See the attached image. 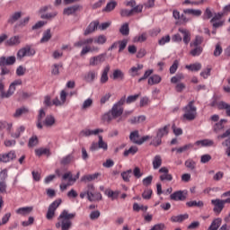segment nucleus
Here are the masks:
<instances>
[{"mask_svg": "<svg viewBox=\"0 0 230 230\" xmlns=\"http://www.w3.org/2000/svg\"><path fill=\"white\" fill-rule=\"evenodd\" d=\"M39 145V137L37 136H33L29 139L28 146L29 148H33V146H37Z\"/></svg>", "mask_w": 230, "mask_h": 230, "instance_id": "47", "label": "nucleus"}, {"mask_svg": "<svg viewBox=\"0 0 230 230\" xmlns=\"http://www.w3.org/2000/svg\"><path fill=\"white\" fill-rule=\"evenodd\" d=\"M183 119L187 121H193L197 118V107H195V101H190L183 109H182Z\"/></svg>", "mask_w": 230, "mask_h": 230, "instance_id": "4", "label": "nucleus"}, {"mask_svg": "<svg viewBox=\"0 0 230 230\" xmlns=\"http://www.w3.org/2000/svg\"><path fill=\"white\" fill-rule=\"evenodd\" d=\"M116 6H118V3L115 1H111L108 3L104 9H102V12H106L107 13L112 12Z\"/></svg>", "mask_w": 230, "mask_h": 230, "instance_id": "34", "label": "nucleus"}, {"mask_svg": "<svg viewBox=\"0 0 230 230\" xmlns=\"http://www.w3.org/2000/svg\"><path fill=\"white\" fill-rule=\"evenodd\" d=\"M35 154L36 155H38V157H40L41 155H47L48 157H49L51 155V152L49 151V149L44 147L35 149Z\"/></svg>", "mask_w": 230, "mask_h": 230, "instance_id": "24", "label": "nucleus"}, {"mask_svg": "<svg viewBox=\"0 0 230 230\" xmlns=\"http://www.w3.org/2000/svg\"><path fill=\"white\" fill-rule=\"evenodd\" d=\"M181 80H184V75L177 74L176 75H174L171 78V83L177 84V83L181 82Z\"/></svg>", "mask_w": 230, "mask_h": 230, "instance_id": "52", "label": "nucleus"}, {"mask_svg": "<svg viewBox=\"0 0 230 230\" xmlns=\"http://www.w3.org/2000/svg\"><path fill=\"white\" fill-rule=\"evenodd\" d=\"M203 49L202 47H194V49H192L190 51V55H191V57H199L202 54Z\"/></svg>", "mask_w": 230, "mask_h": 230, "instance_id": "42", "label": "nucleus"}, {"mask_svg": "<svg viewBox=\"0 0 230 230\" xmlns=\"http://www.w3.org/2000/svg\"><path fill=\"white\" fill-rule=\"evenodd\" d=\"M62 179L63 181H67L68 179V182H76V181L80 179V172H78L74 178L73 173H71V172H68L62 176Z\"/></svg>", "mask_w": 230, "mask_h": 230, "instance_id": "15", "label": "nucleus"}, {"mask_svg": "<svg viewBox=\"0 0 230 230\" xmlns=\"http://www.w3.org/2000/svg\"><path fill=\"white\" fill-rule=\"evenodd\" d=\"M132 173V169H129L128 171H124L121 172V177L123 179L124 182H130V174Z\"/></svg>", "mask_w": 230, "mask_h": 230, "instance_id": "41", "label": "nucleus"}, {"mask_svg": "<svg viewBox=\"0 0 230 230\" xmlns=\"http://www.w3.org/2000/svg\"><path fill=\"white\" fill-rule=\"evenodd\" d=\"M99 141H98V145H99V148H102V150H107L109 148V146L105 143V141H103V137H102V135H99Z\"/></svg>", "mask_w": 230, "mask_h": 230, "instance_id": "50", "label": "nucleus"}, {"mask_svg": "<svg viewBox=\"0 0 230 230\" xmlns=\"http://www.w3.org/2000/svg\"><path fill=\"white\" fill-rule=\"evenodd\" d=\"M140 94H135V95H129L127 99H126V102L127 103H134V102L137 101V98H139Z\"/></svg>", "mask_w": 230, "mask_h": 230, "instance_id": "64", "label": "nucleus"}, {"mask_svg": "<svg viewBox=\"0 0 230 230\" xmlns=\"http://www.w3.org/2000/svg\"><path fill=\"white\" fill-rule=\"evenodd\" d=\"M15 56H11V57H4L2 56L0 57V67H1V76H4L6 75H10V68H8L6 66H13L16 62Z\"/></svg>", "mask_w": 230, "mask_h": 230, "instance_id": "2", "label": "nucleus"}, {"mask_svg": "<svg viewBox=\"0 0 230 230\" xmlns=\"http://www.w3.org/2000/svg\"><path fill=\"white\" fill-rule=\"evenodd\" d=\"M152 190L147 189L142 193V198L145 199V200H150L152 199Z\"/></svg>", "mask_w": 230, "mask_h": 230, "instance_id": "54", "label": "nucleus"}, {"mask_svg": "<svg viewBox=\"0 0 230 230\" xmlns=\"http://www.w3.org/2000/svg\"><path fill=\"white\" fill-rule=\"evenodd\" d=\"M137 146H133L131 147H129V149L125 150L123 153L124 157H128V155H134L136 154H137Z\"/></svg>", "mask_w": 230, "mask_h": 230, "instance_id": "37", "label": "nucleus"}, {"mask_svg": "<svg viewBox=\"0 0 230 230\" xmlns=\"http://www.w3.org/2000/svg\"><path fill=\"white\" fill-rule=\"evenodd\" d=\"M34 49H31V46L26 45L25 47L20 49L16 54L18 60H22L24 57H33L35 55Z\"/></svg>", "mask_w": 230, "mask_h": 230, "instance_id": "5", "label": "nucleus"}, {"mask_svg": "<svg viewBox=\"0 0 230 230\" xmlns=\"http://www.w3.org/2000/svg\"><path fill=\"white\" fill-rule=\"evenodd\" d=\"M16 75L17 76H24L26 75V67L19 66L16 69Z\"/></svg>", "mask_w": 230, "mask_h": 230, "instance_id": "60", "label": "nucleus"}, {"mask_svg": "<svg viewBox=\"0 0 230 230\" xmlns=\"http://www.w3.org/2000/svg\"><path fill=\"white\" fill-rule=\"evenodd\" d=\"M217 109L218 111H226V116H228V118H230V104L224 102V101H220L217 103Z\"/></svg>", "mask_w": 230, "mask_h": 230, "instance_id": "16", "label": "nucleus"}, {"mask_svg": "<svg viewBox=\"0 0 230 230\" xmlns=\"http://www.w3.org/2000/svg\"><path fill=\"white\" fill-rule=\"evenodd\" d=\"M183 13L188 15H194L195 17H200L202 15V11L199 9H185L183 10Z\"/></svg>", "mask_w": 230, "mask_h": 230, "instance_id": "32", "label": "nucleus"}, {"mask_svg": "<svg viewBox=\"0 0 230 230\" xmlns=\"http://www.w3.org/2000/svg\"><path fill=\"white\" fill-rule=\"evenodd\" d=\"M185 166H186V168H188V170H190L191 172H193L195 170V168H197V163H195V161H193L191 159H188L185 162Z\"/></svg>", "mask_w": 230, "mask_h": 230, "instance_id": "43", "label": "nucleus"}, {"mask_svg": "<svg viewBox=\"0 0 230 230\" xmlns=\"http://www.w3.org/2000/svg\"><path fill=\"white\" fill-rule=\"evenodd\" d=\"M100 132L101 133L103 132V129H100V128L93 129V130L83 129L80 132V136H82L83 137H89V136H98V134H100Z\"/></svg>", "mask_w": 230, "mask_h": 230, "instance_id": "12", "label": "nucleus"}, {"mask_svg": "<svg viewBox=\"0 0 230 230\" xmlns=\"http://www.w3.org/2000/svg\"><path fill=\"white\" fill-rule=\"evenodd\" d=\"M162 144H163V138L158 137L157 135H155V137L153 138V140L150 143V145H152L153 146H161Z\"/></svg>", "mask_w": 230, "mask_h": 230, "instance_id": "48", "label": "nucleus"}, {"mask_svg": "<svg viewBox=\"0 0 230 230\" xmlns=\"http://www.w3.org/2000/svg\"><path fill=\"white\" fill-rule=\"evenodd\" d=\"M31 211H33V207H23V208H20L16 210V213L18 215H22L23 217L26 215H30V213H31Z\"/></svg>", "mask_w": 230, "mask_h": 230, "instance_id": "27", "label": "nucleus"}, {"mask_svg": "<svg viewBox=\"0 0 230 230\" xmlns=\"http://www.w3.org/2000/svg\"><path fill=\"white\" fill-rule=\"evenodd\" d=\"M45 127H53L55 125V117L48 115L43 121Z\"/></svg>", "mask_w": 230, "mask_h": 230, "instance_id": "36", "label": "nucleus"}, {"mask_svg": "<svg viewBox=\"0 0 230 230\" xmlns=\"http://www.w3.org/2000/svg\"><path fill=\"white\" fill-rule=\"evenodd\" d=\"M168 128H170V125H166L164 128H158V130L156 131L157 137L163 139L164 136H168Z\"/></svg>", "mask_w": 230, "mask_h": 230, "instance_id": "26", "label": "nucleus"}, {"mask_svg": "<svg viewBox=\"0 0 230 230\" xmlns=\"http://www.w3.org/2000/svg\"><path fill=\"white\" fill-rule=\"evenodd\" d=\"M95 44H105L107 42V37L105 35H100L94 40Z\"/></svg>", "mask_w": 230, "mask_h": 230, "instance_id": "58", "label": "nucleus"}, {"mask_svg": "<svg viewBox=\"0 0 230 230\" xmlns=\"http://www.w3.org/2000/svg\"><path fill=\"white\" fill-rule=\"evenodd\" d=\"M222 51H223L222 46H220V43H217L214 50V57H220V55H222Z\"/></svg>", "mask_w": 230, "mask_h": 230, "instance_id": "63", "label": "nucleus"}, {"mask_svg": "<svg viewBox=\"0 0 230 230\" xmlns=\"http://www.w3.org/2000/svg\"><path fill=\"white\" fill-rule=\"evenodd\" d=\"M186 69H189L190 71H200L202 69V65L200 63L187 65Z\"/></svg>", "mask_w": 230, "mask_h": 230, "instance_id": "44", "label": "nucleus"}, {"mask_svg": "<svg viewBox=\"0 0 230 230\" xmlns=\"http://www.w3.org/2000/svg\"><path fill=\"white\" fill-rule=\"evenodd\" d=\"M221 225H222V218L217 217L212 221L208 230H218V227H220Z\"/></svg>", "mask_w": 230, "mask_h": 230, "instance_id": "28", "label": "nucleus"}, {"mask_svg": "<svg viewBox=\"0 0 230 230\" xmlns=\"http://www.w3.org/2000/svg\"><path fill=\"white\" fill-rule=\"evenodd\" d=\"M212 206H214L213 211L216 215H220L224 210V204L222 203V199H217L211 200Z\"/></svg>", "mask_w": 230, "mask_h": 230, "instance_id": "8", "label": "nucleus"}, {"mask_svg": "<svg viewBox=\"0 0 230 230\" xmlns=\"http://www.w3.org/2000/svg\"><path fill=\"white\" fill-rule=\"evenodd\" d=\"M102 193L100 192H95L93 193V191L88 192V200L90 202H96V200H102Z\"/></svg>", "mask_w": 230, "mask_h": 230, "instance_id": "21", "label": "nucleus"}, {"mask_svg": "<svg viewBox=\"0 0 230 230\" xmlns=\"http://www.w3.org/2000/svg\"><path fill=\"white\" fill-rule=\"evenodd\" d=\"M204 39L201 36H196L194 41L190 43V46L194 47H200V44H202Z\"/></svg>", "mask_w": 230, "mask_h": 230, "instance_id": "55", "label": "nucleus"}, {"mask_svg": "<svg viewBox=\"0 0 230 230\" xmlns=\"http://www.w3.org/2000/svg\"><path fill=\"white\" fill-rule=\"evenodd\" d=\"M190 148H193V144H187L181 147L176 148V152L182 154V152H186V150H190Z\"/></svg>", "mask_w": 230, "mask_h": 230, "instance_id": "53", "label": "nucleus"}, {"mask_svg": "<svg viewBox=\"0 0 230 230\" xmlns=\"http://www.w3.org/2000/svg\"><path fill=\"white\" fill-rule=\"evenodd\" d=\"M123 108H119L118 105L112 106L111 110H110L107 113L102 115V121H107V123H111L112 119H118L120 116H123Z\"/></svg>", "mask_w": 230, "mask_h": 230, "instance_id": "3", "label": "nucleus"}, {"mask_svg": "<svg viewBox=\"0 0 230 230\" xmlns=\"http://www.w3.org/2000/svg\"><path fill=\"white\" fill-rule=\"evenodd\" d=\"M154 73V69H148L145 72L144 75L138 79V83H141L150 76Z\"/></svg>", "mask_w": 230, "mask_h": 230, "instance_id": "59", "label": "nucleus"}, {"mask_svg": "<svg viewBox=\"0 0 230 230\" xmlns=\"http://www.w3.org/2000/svg\"><path fill=\"white\" fill-rule=\"evenodd\" d=\"M119 33H121V35H123L124 37H127V35L130 33V28L128 27V22L121 25L119 29Z\"/></svg>", "mask_w": 230, "mask_h": 230, "instance_id": "39", "label": "nucleus"}, {"mask_svg": "<svg viewBox=\"0 0 230 230\" xmlns=\"http://www.w3.org/2000/svg\"><path fill=\"white\" fill-rule=\"evenodd\" d=\"M13 93H15V86L13 84H11L8 91L6 93L4 92L2 99L10 98V96H12Z\"/></svg>", "mask_w": 230, "mask_h": 230, "instance_id": "40", "label": "nucleus"}, {"mask_svg": "<svg viewBox=\"0 0 230 230\" xmlns=\"http://www.w3.org/2000/svg\"><path fill=\"white\" fill-rule=\"evenodd\" d=\"M178 31L179 33H181L183 37V42L184 44H186V46H188V44H190V41L191 40V33H190V31L180 28Z\"/></svg>", "mask_w": 230, "mask_h": 230, "instance_id": "14", "label": "nucleus"}, {"mask_svg": "<svg viewBox=\"0 0 230 230\" xmlns=\"http://www.w3.org/2000/svg\"><path fill=\"white\" fill-rule=\"evenodd\" d=\"M129 140L135 145H138L139 142V131L135 130L129 134Z\"/></svg>", "mask_w": 230, "mask_h": 230, "instance_id": "30", "label": "nucleus"}, {"mask_svg": "<svg viewBox=\"0 0 230 230\" xmlns=\"http://www.w3.org/2000/svg\"><path fill=\"white\" fill-rule=\"evenodd\" d=\"M113 80H119V82L125 80V73L121 69H115L111 75Z\"/></svg>", "mask_w": 230, "mask_h": 230, "instance_id": "17", "label": "nucleus"}, {"mask_svg": "<svg viewBox=\"0 0 230 230\" xmlns=\"http://www.w3.org/2000/svg\"><path fill=\"white\" fill-rule=\"evenodd\" d=\"M127 44H128V40L127 39L119 40V53H121L127 48Z\"/></svg>", "mask_w": 230, "mask_h": 230, "instance_id": "51", "label": "nucleus"}, {"mask_svg": "<svg viewBox=\"0 0 230 230\" xmlns=\"http://www.w3.org/2000/svg\"><path fill=\"white\" fill-rule=\"evenodd\" d=\"M144 66L142 64H138L137 66H133L128 70L130 76H139V71L143 69Z\"/></svg>", "mask_w": 230, "mask_h": 230, "instance_id": "20", "label": "nucleus"}, {"mask_svg": "<svg viewBox=\"0 0 230 230\" xmlns=\"http://www.w3.org/2000/svg\"><path fill=\"white\" fill-rule=\"evenodd\" d=\"M21 17H22V11L13 13L12 14H10L7 20V24H10L11 26H13V24H15V22H17V21H19Z\"/></svg>", "mask_w": 230, "mask_h": 230, "instance_id": "11", "label": "nucleus"}, {"mask_svg": "<svg viewBox=\"0 0 230 230\" xmlns=\"http://www.w3.org/2000/svg\"><path fill=\"white\" fill-rule=\"evenodd\" d=\"M6 46H19L21 44L20 36H13L5 41Z\"/></svg>", "mask_w": 230, "mask_h": 230, "instance_id": "19", "label": "nucleus"}, {"mask_svg": "<svg viewBox=\"0 0 230 230\" xmlns=\"http://www.w3.org/2000/svg\"><path fill=\"white\" fill-rule=\"evenodd\" d=\"M58 15V13H42L40 14V19H47L48 21H50V19H55Z\"/></svg>", "mask_w": 230, "mask_h": 230, "instance_id": "46", "label": "nucleus"}, {"mask_svg": "<svg viewBox=\"0 0 230 230\" xmlns=\"http://www.w3.org/2000/svg\"><path fill=\"white\" fill-rule=\"evenodd\" d=\"M171 200H186V195H184V191L178 190L171 194Z\"/></svg>", "mask_w": 230, "mask_h": 230, "instance_id": "18", "label": "nucleus"}, {"mask_svg": "<svg viewBox=\"0 0 230 230\" xmlns=\"http://www.w3.org/2000/svg\"><path fill=\"white\" fill-rule=\"evenodd\" d=\"M75 217H76V213H69V211L64 209L58 217L59 222L56 224V227L58 229V227H61V230L71 229V226H73V222H71V220H73Z\"/></svg>", "mask_w": 230, "mask_h": 230, "instance_id": "1", "label": "nucleus"}, {"mask_svg": "<svg viewBox=\"0 0 230 230\" xmlns=\"http://www.w3.org/2000/svg\"><path fill=\"white\" fill-rule=\"evenodd\" d=\"M188 218H190V215L188 214H182V215H179V216H172L171 217V222H184V220H188Z\"/></svg>", "mask_w": 230, "mask_h": 230, "instance_id": "23", "label": "nucleus"}, {"mask_svg": "<svg viewBox=\"0 0 230 230\" xmlns=\"http://www.w3.org/2000/svg\"><path fill=\"white\" fill-rule=\"evenodd\" d=\"M98 26H100V22H92L84 32V37H87V35H91V33H94V31H96V30L98 29Z\"/></svg>", "mask_w": 230, "mask_h": 230, "instance_id": "10", "label": "nucleus"}, {"mask_svg": "<svg viewBox=\"0 0 230 230\" xmlns=\"http://www.w3.org/2000/svg\"><path fill=\"white\" fill-rule=\"evenodd\" d=\"M94 78H96V72L95 71H90L85 75L84 80H86V82L91 84V83L94 82Z\"/></svg>", "mask_w": 230, "mask_h": 230, "instance_id": "45", "label": "nucleus"}, {"mask_svg": "<svg viewBox=\"0 0 230 230\" xmlns=\"http://www.w3.org/2000/svg\"><path fill=\"white\" fill-rule=\"evenodd\" d=\"M105 194L107 195V197H109V199H111V200H114V199H118V195H119L118 192H114L111 190H107L105 191Z\"/></svg>", "mask_w": 230, "mask_h": 230, "instance_id": "56", "label": "nucleus"}, {"mask_svg": "<svg viewBox=\"0 0 230 230\" xmlns=\"http://www.w3.org/2000/svg\"><path fill=\"white\" fill-rule=\"evenodd\" d=\"M28 112H30V110H28V108L22 107L20 109H17L15 111V112L13 114V116L14 118H21V116H22V114H28Z\"/></svg>", "mask_w": 230, "mask_h": 230, "instance_id": "33", "label": "nucleus"}, {"mask_svg": "<svg viewBox=\"0 0 230 230\" xmlns=\"http://www.w3.org/2000/svg\"><path fill=\"white\" fill-rule=\"evenodd\" d=\"M120 15L122 17H130V16H132L134 14H133L132 9H130V10H128V9H121L120 10Z\"/></svg>", "mask_w": 230, "mask_h": 230, "instance_id": "57", "label": "nucleus"}, {"mask_svg": "<svg viewBox=\"0 0 230 230\" xmlns=\"http://www.w3.org/2000/svg\"><path fill=\"white\" fill-rule=\"evenodd\" d=\"M72 161H75V156L73 155H68L61 159L60 164L62 166H67V164H71Z\"/></svg>", "mask_w": 230, "mask_h": 230, "instance_id": "31", "label": "nucleus"}, {"mask_svg": "<svg viewBox=\"0 0 230 230\" xmlns=\"http://www.w3.org/2000/svg\"><path fill=\"white\" fill-rule=\"evenodd\" d=\"M83 6L80 4H75L69 7H66L63 10L64 15H74V13H76V12H80V10H83Z\"/></svg>", "mask_w": 230, "mask_h": 230, "instance_id": "9", "label": "nucleus"}, {"mask_svg": "<svg viewBox=\"0 0 230 230\" xmlns=\"http://www.w3.org/2000/svg\"><path fill=\"white\" fill-rule=\"evenodd\" d=\"M161 164H163V159H161V155H155L153 160L154 170L161 168Z\"/></svg>", "mask_w": 230, "mask_h": 230, "instance_id": "35", "label": "nucleus"}, {"mask_svg": "<svg viewBox=\"0 0 230 230\" xmlns=\"http://www.w3.org/2000/svg\"><path fill=\"white\" fill-rule=\"evenodd\" d=\"M61 204H62V199H58L53 201L49 206L47 215H46L47 220H53V218L55 217V211H57V209L58 208V206H60Z\"/></svg>", "mask_w": 230, "mask_h": 230, "instance_id": "6", "label": "nucleus"}, {"mask_svg": "<svg viewBox=\"0 0 230 230\" xmlns=\"http://www.w3.org/2000/svg\"><path fill=\"white\" fill-rule=\"evenodd\" d=\"M106 59H107L106 53L92 57L89 60V66H92L93 67H94L96 66H100V65L103 64V62H105Z\"/></svg>", "mask_w": 230, "mask_h": 230, "instance_id": "7", "label": "nucleus"}, {"mask_svg": "<svg viewBox=\"0 0 230 230\" xmlns=\"http://www.w3.org/2000/svg\"><path fill=\"white\" fill-rule=\"evenodd\" d=\"M51 37L53 35L51 34V29H48L43 32V37L40 39V44H45V42H49L51 40Z\"/></svg>", "mask_w": 230, "mask_h": 230, "instance_id": "22", "label": "nucleus"}, {"mask_svg": "<svg viewBox=\"0 0 230 230\" xmlns=\"http://www.w3.org/2000/svg\"><path fill=\"white\" fill-rule=\"evenodd\" d=\"M160 181H168L169 182L173 181V176L170 173H164L160 175Z\"/></svg>", "mask_w": 230, "mask_h": 230, "instance_id": "62", "label": "nucleus"}, {"mask_svg": "<svg viewBox=\"0 0 230 230\" xmlns=\"http://www.w3.org/2000/svg\"><path fill=\"white\" fill-rule=\"evenodd\" d=\"M177 69H179V61L174 60L169 69L170 75H175V73H177Z\"/></svg>", "mask_w": 230, "mask_h": 230, "instance_id": "49", "label": "nucleus"}, {"mask_svg": "<svg viewBox=\"0 0 230 230\" xmlns=\"http://www.w3.org/2000/svg\"><path fill=\"white\" fill-rule=\"evenodd\" d=\"M186 207L187 208H204V201H202V200L188 201V202H186Z\"/></svg>", "mask_w": 230, "mask_h": 230, "instance_id": "29", "label": "nucleus"}, {"mask_svg": "<svg viewBox=\"0 0 230 230\" xmlns=\"http://www.w3.org/2000/svg\"><path fill=\"white\" fill-rule=\"evenodd\" d=\"M162 78L159 75H154L148 78L147 84L148 85H155L157 84H161Z\"/></svg>", "mask_w": 230, "mask_h": 230, "instance_id": "25", "label": "nucleus"}, {"mask_svg": "<svg viewBox=\"0 0 230 230\" xmlns=\"http://www.w3.org/2000/svg\"><path fill=\"white\" fill-rule=\"evenodd\" d=\"M60 67H62V64H59V65L54 64L51 71L52 75H60V70H59Z\"/></svg>", "mask_w": 230, "mask_h": 230, "instance_id": "61", "label": "nucleus"}, {"mask_svg": "<svg viewBox=\"0 0 230 230\" xmlns=\"http://www.w3.org/2000/svg\"><path fill=\"white\" fill-rule=\"evenodd\" d=\"M110 72H111V65H106L101 75V79H100L101 84H107L109 82Z\"/></svg>", "mask_w": 230, "mask_h": 230, "instance_id": "13", "label": "nucleus"}, {"mask_svg": "<svg viewBox=\"0 0 230 230\" xmlns=\"http://www.w3.org/2000/svg\"><path fill=\"white\" fill-rule=\"evenodd\" d=\"M24 130H26V127L24 126H20L17 129L15 133H12L11 137H13L14 139H19L21 137V134H22V132H24Z\"/></svg>", "mask_w": 230, "mask_h": 230, "instance_id": "38", "label": "nucleus"}]
</instances>
